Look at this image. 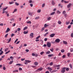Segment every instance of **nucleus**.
<instances>
[{"instance_id": "8fccbe9b", "label": "nucleus", "mask_w": 73, "mask_h": 73, "mask_svg": "<svg viewBox=\"0 0 73 73\" xmlns=\"http://www.w3.org/2000/svg\"><path fill=\"white\" fill-rule=\"evenodd\" d=\"M3 53V51H2L1 52H0V55H2Z\"/></svg>"}, {"instance_id": "79ce46f5", "label": "nucleus", "mask_w": 73, "mask_h": 73, "mask_svg": "<svg viewBox=\"0 0 73 73\" xmlns=\"http://www.w3.org/2000/svg\"><path fill=\"white\" fill-rule=\"evenodd\" d=\"M57 12L58 13V14H60V13H61V12L59 11H57Z\"/></svg>"}, {"instance_id": "5fc2aeb1", "label": "nucleus", "mask_w": 73, "mask_h": 73, "mask_svg": "<svg viewBox=\"0 0 73 73\" xmlns=\"http://www.w3.org/2000/svg\"><path fill=\"white\" fill-rule=\"evenodd\" d=\"M32 56H36V54L34 53H32Z\"/></svg>"}, {"instance_id": "9b49d317", "label": "nucleus", "mask_w": 73, "mask_h": 73, "mask_svg": "<svg viewBox=\"0 0 73 73\" xmlns=\"http://www.w3.org/2000/svg\"><path fill=\"white\" fill-rule=\"evenodd\" d=\"M47 20H48V21H49V20H51V17H49L47 18Z\"/></svg>"}, {"instance_id": "f704fd0d", "label": "nucleus", "mask_w": 73, "mask_h": 73, "mask_svg": "<svg viewBox=\"0 0 73 73\" xmlns=\"http://www.w3.org/2000/svg\"><path fill=\"white\" fill-rule=\"evenodd\" d=\"M9 49V48H7L5 49V52H7V51Z\"/></svg>"}, {"instance_id": "9d476101", "label": "nucleus", "mask_w": 73, "mask_h": 73, "mask_svg": "<svg viewBox=\"0 0 73 73\" xmlns=\"http://www.w3.org/2000/svg\"><path fill=\"white\" fill-rule=\"evenodd\" d=\"M52 5H54V4H56V3H54V1H52Z\"/></svg>"}, {"instance_id": "f03ea898", "label": "nucleus", "mask_w": 73, "mask_h": 73, "mask_svg": "<svg viewBox=\"0 0 73 73\" xmlns=\"http://www.w3.org/2000/svg\"><path fill=\"white\" fill-rule=\"evenodd\" d=\"M65 69H66V68L65 67L62 68V70L61 71V73H65Z\"/></svg>"}, {"instance_id": "423d86ee", "label": "nucleus", "mask_w": 73, "mask_h": 73, "mask_svg": "<svg viewBox=\"0 0 73 73\" xmlns=\"http://www.w3.org/2000/svg\"><path fill=\"white\" fill-rule=\"evenodd\" d=\"M10 31V29H9V28H8L5 32V33H8V32H9V31Z\"/></svg>"}, {"instance_id": "473e14b6", "label": "nucleus", "mask_w": 73, "mask_h": 73, "mask_svg": "<svg viewBox=\"0 0 73 73\" xmlns=\"http://www.w3.org/2000/svg\"><path fill=\"white\" fill-rule=\"evenodd\" d=\"M27 28H28V27H25V28H24L23 29V30L24 31H25V30L26 29H27Z\"/></svg>"}, {"instance_id": "bf43d9fd", "label": "nucleus", "mask_w": 73, "mask_h": 73, "mask_svg": "<svg viewBox=\"0 0 73 73\" xmlns=\"http://www.w3.org/2000/svg\"><path fill=\"white\" fill-rule=\"evenodd\" d=\"M3 70H5V69H6V68H5V66H4L3 67Z\"/></svg>"}, {"instance_id": "1a4fd4ad", "label": "nucleus", "mask_w": 73, "mask_h": 73, "mask_svg": "<svg viewBox=\"0 0 73 73\" xmlns=\"http://www.w3.org/2000/svg\"><path fill=\"white\" fill-rule=\"evenodd\" d=\"M34 34L33 33H31L30 36H31L32 37H33V35Z\"/></svg>"}, {"instance_id": "dca6fc26", "label": "nucleus", "mask_w": 73, "mask_h": 73, "mask_svg": "<svg viewBox=\"0 0 73 73\" xmlns=\"http://www.w3.org/2000/svg\"><path fill=\"white\" fill-rule=\"evenodd\" d=\"M17 66H22V64H16Z\"/></svg>"}, {"instance_id": "ddd939ff", "label": "nucleus", "mask_w": 73, "mask_h": 73, "mask_svg": "<svg viewBox=\"0 0 73 73\" xmlns=\"http://www.w3.org/2000/svg\"><path fill=\"white\" fill-rule=\"evenodd\" d=\"M42 70V67L37 69L38 70Z\"/></svg>"}, {"instance_id": "5701e85b", "label": "nucleus", "mask_w": 73, "mask_h": 73, "mask_svg": "<svg viewBox=\"0 0 73 73\" xmlns=\"http://www.w3.org/2000/svg\"><path fill=\"white\" fill-rule=\"evenodd\" d=\"M38 62H35V64L36 66H37V65H38Z\"/></svg>"}, {"instance_id": "7ed1b4c3", "label": "nucleus", "mask_w": 73, "mask_h": 73, "mask_svg": "<svg viewBox=\"0 0 73 73\" xmlns=\"http://www.w3.org/2000/svg\"><path fill=\"white\" fill-rule=\"evenodd\" d=\"M55 41L56 42L58 43L59 42H60V40L58 38H57L56 39Z\"/></svg>"}, {"instance_id": "a211bd4d", "label": "nucleus", "mask_w": 73, "mask_h": 73, "mask_svg": "<svg viewBox=\"0 0 73 73\" xmlns=\"http://www.w3.org/2000/svg\"><path fill=\"white\" fill-rule=\"evenodd\" d=\"M63 44H67V42L66 41H63Z\"/></svg>"}, {"instance_id": "7c9ffc66", "label": "nucleus", "mask_w": 73, "mask_h": 73, "mask_svg": "<svg viewBox=\"0 0 73 73\" xmlns=\"http://www.w3.org/2000/svg\"><path fill=\"white\" fill-rule=\"evenodd\" d=\"M14 20L15 19L13 18L11 19H10V20L11 21H14Z\"/></svg>"}, {"instance_id": "2f4dec72", "label": "nucleus", "mask_w": 73, "mask_h": 73, "mask_svg": "<svg viewBox=\"0 0 73 73\" xmlns=\"http://www.w3.org/2000/svg\"><path fill=\"white\" fill-rule=\"evenodd\" d=\"M61 52L62 53H64L65 52V50L64 49H62L61 50Z\"/></svg>"}, {"instance_id": "0eeeda50", "label": "nucleus", "mask_w": 73, "mask_h": 73, "mask_svg": "<svg viewBox=\"0 0 73 73\" xmlns=\"http://www.w3.org/2000/svg\"><path fill=\"white\" fill-rule=\"evenodd\" d=\"M72 5V4L70 3L67 6V7L68 8H69Z\"/></svg>"}, {"instance_id": "13d9d810", "label": "nucleus", "mask_w": 73, "mask_h": 73, "mask_svg": "<svg viewBox=\"0 0 73 73\" xmlns=\"http://www.w3.org/2000/svg\"><path fill=\"white\" fill-rule=\"evenodd\" d=\"M56 67H60V65H57L56 66Z\"/></svg>"}, {"instance_id": "4468645a", "label": "nucleus", "mask_w": 73, "mask_h": 73, "mask_svg": "<svg viewBox=\"0 0 73 73\" xmlns=\"http://www.w3.org/2000/svg\"><path fill=\"white\" fill-rule=\"evenodd\" d=\"M17 9H15L13 11V13H14V12H17Z\"/></svg>"}, {"instance_id": "aec40b11", "label": "nucleus", "mask_w": 73, "mask_h": 73, "mask_svg": "<svg viewBox=\"0 0 73 73\" xmlns=\"http://www.w3.org/2000/svg\"><path fill=\"white\" fill-rule=\"evenodd\" d=\"M8 8V7H6V8H4L3 9V11H5Z\"/></svg>"}, {"instance_id": "c9c22d12", "label": "nucleus", "mask_w": 73, "mask_h": 73, "mask_svg": "<svg viewBox=\"0 0 73 73\" xmlns=\"http://www.w3.org/2000/svg\"><path fill=\"white\" fill-rule=\"evenodd\" d=\"M11 41V38H10L9 39L8 42H7V43H9V42H10Z\"/></svg>"}, {"instance_id": "4c0bfd02", "label": "nucleus", "mask_w": 73, "mask_h": 73, "mask_svg": "<svg viewBox=\"0 0 73 73\" xmlns=\"http://www.w3.org/2000/svg\"><path fill=\"white\" fill-rule=\"evenodd\" d=\"M10 58L11 59V60H13V57L12 56L10 57Z\"/></svg>"}, {"instance_id": "bb28decb", "label": "nucleus", "mask_w": 73, "mask_h": 73, "mask_svg": "<svg viewBox=\"0 0 73 73\" xmlns=\"http://www.w3.org/2000/svg\"><path fill=\"white\" fill-rule=\"evenodd\" d=\"M48 70H50V71H51V70H52V69L51 68H50V67H48Z\"/></svg>"}, {"instance_id": "3c124183", "label": "nucleus", "mask_w": 73, "mask_h": 73, "mask_svg": "<svg viewBox=\"0 0 73 73\" xmlns=\"http://www.w3.org/2000/svg\"><path fill=\"white\" fill-rule=\"evenodd\" d=\"M65 55H63L62 56V58H65Z\"/></svg>"}, {"instance_id": "c03bdc74", "label": "nucleus", "mask_w": 73, "mask_h": 73, "mask_svg": "<svg viewBox=\"0 0 73 73\" xmlns=\"http://www.w3.org/2000/svg\"><path fill=\"white\" fill-rule=\"evenodd\" d=\"M8 34H6L5 35V38H6V37H7V36H8Z\"/></svg>"}, {"instance_id": "4d7b16f0", "label": "nucleus", "mask_w": 73, "mask_h": 73, "mask_svg": "<svg viewBox=\"0 0 73 73\" xmlns=\"http://www.w3.org/2000/svg\"><path fill=\"white\" fill-rule=\"evenodd\" d=\"M49 33L48 32H47L46 34H44V36H46L47 35H48Z\"/></svg>"}, {"instance_id": "680f3d73", "label": "nucleus", "mask_w": 73, "mask_h": 73, "mask_svg": "<svg viewBox=\"0 0 73 73\" xmlns=\"http://www.w3.org/2000/svg\"><path fill=\"white\" fill-rule=\"evenodd\" d=\"M19 70H23V69H22V68H19Z\"/></svg>"}, {"instance_id": "69168bd1", "label": "nucleus", "mask_w": 73, "mask_h": 73, "mask_svg": "<svg viewBox=\"0 0 73 73\" xmlns=\"http://www.w3.org/2000/svg\"><path fill=\"white\" fill-rule=\"evenodd\" d=\"M25 51H26V52H28L29 51V50L28 49H26L25 50Z\"/></svg>"}, {"instance_id": "a19ab883", "label": "nucleus", "mask_w": 73, "mask_h": 73, "mask_svg": "<svg viewBox=\"0 0 73 73\" xmlns=\"http://www.w3.org/2000/svg\"><path fill=\"white\" fill-rule=\"evenodd\" d=\"M9 52H10V50H9L8 51L6 52L5 53V54H8V53H9Z\"/></svg>"}, {"instance_id": "338daca9", "label": "nucleus", "mask_w": 73, "mask_h": 73, "mask_svg": "<svg viewBox=\"0 0 73 73\" xmlns=\"http://www.w3.org/2000/svg\"><path fill=\"white\" fill-rule=\"evenodd\" d=\"M70 53L69 52L68 53L67 55L68 56H70Z\"/></svg>"}, {"instance_id": "09e8293b", "label": "nucleus", "mask_w": 73, "mask_h": 73, "mask_svg": "<svg viewBox=\"0 0 73 73\" xmlns=\"http://www.w3.org/2000/svg\"><path fill=\"white\" fill-rule=\"evenodd\" d=\"M50 50L51 52H53V48H51Z\"/></svg>"}, {"instance_id": "e433bc0d", "label": "nucleus", "mask_w": 73, "mask_h": 73, "mask_svg": "<svg viewBox=\"0 0 73 73\" xmlns=\"http://www.w3.org/2000/svg\"><path fill=\"white\" fill-rule=\"evenodd\" d=\"M71 25H70L68 26V29H70V28H71Z\"/></svg>"}, {"instance_id": "39448f33", "label": "nucleus", "mask_w": 73, "mask_h": 73, "mask_svg": "<svg viewBox=\"0 0 73 73\" xmlns=\"http://www.w3.org/2000/svg\"><path fill=\"white\" fill-rule=\"evenodd\" d=\"M54 36H55V34H52L50 35V37H53Z\"/></svg>"}, {"instance_id": "de8ad7c7", "label": "nucleus", "mask_w": 73, "mask_h": 73, "mask_svg": "<svg viewBox=\"0 0 73 73\" xmlns=\"http://www.w3.org/2000/svg\"><path fill=\"white\" fill-rule=\"evenodd\" d=\"M15 34H13V33H12L11 35V37H13V36Z\"/></svg>"}, {"instance_id": "72a5a7b5", "label": "nucleus", "mask_w": 73, "mask_h": 73, "mask_svg": "<svg viewBox=\"0 0 73 73\" xmlns=\"http://www.w3.org/2000/svg\"><path fill=\"white\" fill-rule=\"evenodd\" d=\"M37 12H38V13H40V12H41V10L40 9L38 10Z\"/></svg>"}, {"instance_id": "cd10ccee", "label": "nucleus", "mask_w": 73, "mask_h": 73, "mask_svg": "<svg viewBox=\"0 0 73 73\" xmlns=\"http://www.w3.org/2000/svg\"><path fill=\"white\" fill-rule=\"evenodd\" d=\"M39 18L40 17H36L35 18V20H38V19H39Z\"/></svg>"}, {"instance_id": "6e6d98bb", "label": "nucleus", "mask_w": 73, "mask_h": 73, "mask_svg": "<svg viewBox=\"0 0 73 73\" xmlns=\"http://www.w3.org/2000/svg\"><path fill=\"white\" fill-rule=\"evenodd\" d=\"M17 41H18V39H17L16 40H15V41L14 43L15 44V43H16V42H17Z\"/></svg>"}, {"instance_id": "412c9836", "label": "nucleus", "mask_w": 73, "mask_h": 73, "mask_svg": "<svg viewBox=\"0 0 73 73\" xmlns=\"http://www.w3.org/2000/svg\"><path fill=\"white\" fill-rule=\"evenodd\" d=\"M13 60H12L11 61L9 62V64H12V63H13Z\"/></svg>"}, {"instance_id": "4be33fe9", "label": "nucleus", "mask_w": 73, "mask_h": 73, "mask_svg": "<svg viewBox=\"0 0 73 73\" xmlns=\"http://www.w3.org/2000/svg\"><path fill=\"white\" fill-rule=\"evenodd\" d=\"M70 23V21L66 22V25H68V24H69Z\"/></svg>"}, {"instance_id": "f8f14e48", "label": "nucleus", "mask_w": 73, "mask_h": 73, "mask_svg": "<svg viewBox=\"0 0 73 73\" xmlns=\"http://www.w3.org/2000/svg\"><path fill=\"white\" fill-rule=\"evenodd\" d=\"M49 26L48 25H46V24H45L44 25V28H46V27Z\"/></svg>"}, {"instance_id": "f257e3e1", "label": "nucleus", "mask_w": 73, "mask_h": 73, "mask_svg": "<svg viewBox=\"0 0 73 73\" xmlns=\"http://www.w3.org/2000/svg\"><path fill=\"white\" fill-rule=\"evenodd\" d=\"M28 14L29 16H32L33 15H35V13L33 12H28Z\"/></svg>"}, {"instance_id": "052dcab7", "label": "nucleus", "mask_w": 73, "mask_h": 73, "mask_svg": "<svg viewBox=\"0 0 73 73\" xmlns=\"http://www.w3.org/2000/svg\"><path fill=\"white\" fill-rule=\"evenodd\" d=\"M30 5L31 7H33V4H30Z\"/></svg>"}, {"instance_id": "2eb2a0df", "label": "nucleus", "mask_w": 73, "mask_h": 73, "mask_svg": "<svg viewBox=\"0 0 73 73\" xmlns=\"http://www.w3.org/2000/svg\"><path fill=\"white\" fill-rule=\"evenodd\" d=\"M55 13V12H53L52 13H50V15L51 16L52 15H54Z\"/></svg>"}, {"instance_id": "774afa93", "label": "nucleus", "mask_w": 73, "mask_h": 73, "mask_svg": "<svg viewBox=\"0 0 73 73\" xmlns=\"http://www.w3.org/2000/svg\"><path fill=\"white\" fill-rule=\"evenodd\" d=\"M20 42V41H18L16 43V44H19V43Z\"/></svg>"}, {"instance_id": "864d4df0", "label": "nucleus", "mask_w": 73, "mask_h": 73, "mask_svg": "<svg viewBox=\"0 0 73 73\" xmlns=\"http://www.w3.org/2000/svg\"><path fill=\"white\" fill-rule=\"evenodd\" d=\"M21 30V29H20V28H18V31H20Z\"/></svg>"}, {"instance_id": "603ef678", "label": "nucleus", "mask_w": 73, "mask_h": 73, "mask_svg": "<svg viewBox=\"0 0 73 73\" xmlns=\"http://www.w3.org/2000/svg\"><path fill=\"white\" fill-rule=\"evenodd\" d=\"M50 66H52V65H53V62H51L50 64Z\"/></svg>"}, {"instance_id": "6e6552de", "label": "nucleus", "mask_w": 73, "mask_h": 73, "mask_svg": "<svg viewBox=\"0 0 73 73\" xmlns=\"http://www.w3.org/2000/svg\"><path fill=\"white\" fill-rule=\"evenodd\" d=\"M25 62H27V63H30L31 62V61L30 60H25Z\"/></svg>"}, {"instance_id": "c756f323", "label": "nucleus", "mask_w": 73, "mask_h": 73, "mask_svg": "<svg viewBox=\"0 0 73 73\" xmlns=\"http://www.w3.org/2000/svg\"><path fill=\"white\" fill-rule=\"evenodd\" d=\"M44 52L42 51V52H41L40 53V54L41 55H42V54H44Z\"/></svg>"}, {"instance_id": "b1692460", "label": "nucleus", "mask_w": 73, "mask_h": 73, "mask_svg": "<svg viewBox=\"0 0 73 73\" xmlns=\"http://www.w3.org/2000/svg\"><path fill=\"white\" fill-rule=\"evenodd\" d=\"M31 21H30L27 22V24H31Z\"/></svg>"}, {"instance_id": "f3484780", "label": "nucleus", "mask_w": 73, "mask_h": 73, "mask_svg": "<svg viewBox=\"0 0 73 73\" xmlns=\"http://www.w3.org/2000/svg\"><path fill=\"white\" fill-rule=\"evenodd\" d=\"M53 56V54H49L48 55V57H52Z\"/></svg>"}, {"instance_id": "393cba45", "label": "nucleus", "mask_w": 73, "mask_h": 73, "mask_svg": "<svg viewBox=\"0 0 73 73\" xmlns=\"http://www.w3.org/2000/svg\"><path fill=\"white\" fill-rule=\"evenodd\" d=\"M58 23L59 24H61V23H62V22H61V21H58Z\"/></svg>"}, {"instance_id": "37998d69", "label": "nucleus", "mask_w": 73, "mask_h": 73, "mask_svg": "<svg viewBox=\"0 0 73 73\" xmlns=\"http://www.w3.org/2000/svg\"><path fill=\"white\" fill-rule=\"evenodd\" d=\"M9 4H13V2H9Z\"/></svg>"}, {"instance_id": "c85d7f7f", "label": "nucleus", "mask_w": 73, "mask_h": 73, "mask_svg": "<svg viewBox=\"0 0 73 73\" xmlns=\"http://www.w3.org/2000/svg\"><path fill=\"white\" fill-rule=\"evenodd\" d=\"M28 31H24L23 32V33L24 34H27V33H28Z\"/></svg>"}, {"instance_id": "58836bf2", "label": "nucleus", "mask_w": 73, "mask_h": 73, "mask_svg": "<svg viewBox=\"0 0 73 73\" xmlns=\"http://www.w3.org/2000/svg\"><path fill=\"white\" fill-rule=\"evenodd\" d=\"M40 36L39 35L36 38V39H38L40 38Z\"/></svg>"}, {"instance_id": "ea45409f", "label": "nucleus", "mask_w": 73, "mask_h": 73, "mask_svg": "<svg viewBox=\"0 0 73 73\" xmlns=\"http://www.w3.org/2000/svg\"><path fill=\"white\" fill-rule=\"evenodd\" d=\"M65 13H66V12H65V11H63V15H65Z\"/></svg>"}, {"instance_id": "0e129e2a", "label": "nucleus", "mask_w": 73, "mask_h": 73, "mask_svg": "<svg viewBox=\"0 0 73 73\" xmlns=\"http://www.w3.org/2000/svg\"><path fill=\"white\" fill-rule=\"evenodd\" d=\"M69 68H66V71H68V70H69Z\"/></svg>"}, {"instance_id": "a878e982", "label": "nucleus", "mask_w": 73, "mask_h": 73, "mask_svg": "<svg viewBox=\"0 0 73 73\" xmlns=\"http://www.w3.org/2000/svg\"><path fill=\"white\" fill-rule=\"evenodd\" d=\"M15 5H17V6L19 5V3L17 2H15Z\"/></svg>"}, {"instance_id": "20e7f679", "label": "nucleus", "mask_w": 73, "mask_h": 73, "mask_svg": "<svg viewBox=\"0 0 73 73\" xmlns=\"http://www.w3.org/2000/svg\"><path fill=\"white\" fill-rule=\"evenodd\" d=\"M47 45L48 47L50 48L51 46V44L50 43L48 42L47 44Z\"/></svg>"}, {"instance_id": "e2e57ef3", "label": "nucleus", "mask_w": 73, "mask_h": 73, "mask_svg": "<svg viewBox=\"0 0 73 73\" xmlns=\"http://www.w3.org/2000/svg\"><path fill=\"white\" fill-rule=\"evenodd\" d=\"M47 40H48V39L47 38H44V40L45 41H47Z\"/></svg>"}, {"instance_id": "a18cd8bd", "label": "nucleus", "mask_w": 73, "mask_h": 73, "mask_svg": "<svg viewBox=\"0 0 73 73\" xmlns=\"http://www.w3.org/2000/svg\"><path fill=\"white\" fill-rule=\"evenodd\" d=\"M45 3L43 4L42 5V7H44L45 6Z\"/></svg>"}, {"instance_id": "6ab92c4d", "label": "nucleus", "mask_w": 73, "mask_h": 73, "mask_svg": "<svg viewBox=\"0 0 73 73\" xmlns=\"http://www.w3.org/2000/svg\"><path fill=\"white\" fill-rule=\"evenodd\" d=\"M50 51H47L46 53L47 54H50Z\"/></svg>"}, {"instance_id": "49530a36", "label": "nucleus", "mask_w": 73, "mask_h": 73, "mask_svg": "<svg viewBox=\"0 0 73 73\" xmlns=\"http://www.w3.org/2000/svg\"><path fill=\"white\" fill-rule=\"evenodd\" d=\"M71 37L73 38V33H72L71 34Z\"/></svg>"}]
</instances>
